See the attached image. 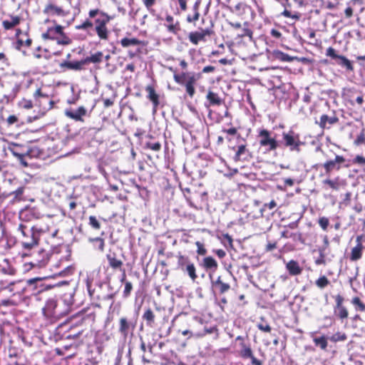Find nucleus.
<instances>
[{
  "mask_svg": "<svg viewBox=\"0 0 365 365\" xmlns=\"http://www.w3.org/2000/svg\"><path fill=\"white\" fill-rule=\"evenodd\" d=\"M1 288L0 294L8 296L7 298L0 299V306L16 307L22 304H27L28 297L26 293H30L36 300H41L40 297L46 291L53 289L55 284H48L41 278H34L28 280L25 287L22 281L10 282L4 284L1 282Z\"/></svg>",
  "mask_w": 365,
  "mask_h": 365,
  "instance_id": "nucleus-1",
  "label": "nucleus"
},
{
  "mask_svg": "<svg viewBox=\"0 0 365 365\" xmlns=\"http://www.w3.org/2000/svg\"><path fill=\"white\" fill-rule=\"evenodd\" d=\"M114 19V16L108 14L98 8L91 9L88 12V17L81 24L75 26L77 31H83L89 36L93 33L100 41H107L110 36L108 24Z\"/></svg>",
  "mask_w": 365,
  "mask_h": 365,
  "instance_id": "nucleus-2",
  "label": "nucleus"
},
{
  "mask_svg": "<svg viewBox=\"0 0 365 365\" xmlns=\"http://www.w3.org/2000/svg\"><path fill=\"white\" fill-rule=\"evenodd\" d=\"M169 70L174 73L173 78L175 82L183 86L186 94L190 98H192L195 95V87L197 81L201 78L202 73H214L216 71V67L213 66H206L202 69L200 73L188 71L177 73L172 67H170Z\"/></svg>",
  "mask_w": 365,
  "mask_h": 365,
  "instance_id": "nucleus-3",
  "label": "nucleus"
},
{
  "mask_svg": "<svg viewBox=\"0 0 365 365\" xmlns=\"http://www.w3.org/2000/svg\"><path fill=\"white\" fill-rule=\"evenodd\" d=\"M44 24H49L50 26L41 34V38L43 40L56 41L58 44L63 46L72 43L71 38L64 32V27L58 24L56 20L46 19Z\"/></svg>",
  "mask_w": 365,
  "mask_h": 365,
  "instance_id": "nucleus-4",
  "label": "nucleus"
},
{
  "mask_svg": "<svg viewBox=\"0 0 365 365\" xmlns=\"http://www.w3.org/2000/svg\"><path fill=\"white\" fill-rule=\"evenodd\" d=\"M31 228L39 237L42 233L49 232L51 236L54 237L58 232L56 224L53 217L50 215L44 216L38 219Z\"/></svg>",
  "mask_w": 365,
  "mask_h": 365,
  "instance_id": "nucleus-5",
  "label": "nucleus"
},
{
  "mask_svg": "<svg viewBox=\"0 0 365 365\" xmlns=\"http://www.w3.org/2000/svg\"><path fill=\"white\" fill-rule=\"evenodd\" d=\"M280 144L291 152L299 153L301 150V146L304 143L301 140L299 133H295L293 130H289L282 133Z\"/></svg>",
  "mask_w": 365,
  "mask_h": 365,
  "instance_id": "nucleus-6",
  "label": "nucleus"
},
{
  "mask_svg": "<svg viewBox=\"0 0 365 365\" xmlns=\"http://www.w3.org/2000/svg\"><path fill=\"white\" fill-rule=\"evenodd\" d=\"M10 152L21 163L25 157L34 158L39 154V150L36 147L31 146L29 144H19L12 143L9 147Z\"/></svg>",
  "mask_w": 365,
  "mask_h": 365,
  "instance_id": "nucleus-7",
  "label": "nucleus"
},
{
  "mask_svg": "<svg viewBox=\"0 0 365 365\" xmlns=\"http://www.w3.org/2000/svg\"><path fill=\"white\" fill-rule=\"evenodd\" d=\"M19 230L23 236L21 245L24 250H30L38 245L40 237L31 227L29 228L26 225L21 223L19 225Z\"/></svg>",
  "mask_w": 365,
  "mask_h": 365,
  "instance_id": "nucleus-8",
  "label": "nucleus"
},
{
  "mask_svg": "<svg viewBox=\"0 0 365 365\" xmlns=\"http://www.w3.org/2000/svg\"><path fill=\"white\" fill-rule=\"evenodd\" d=\"M235 341H239L240 347L239 354L242 359H250L252 365H262V361L254 356L248 335L237 336Z\"/></svg>",
  "mask_w": 365,
  "mask_h": 365,
  "instance_id": "nucleus-9",
  "label": "nucleus"
},
{
  "mask_svg": "<svg viewBox=\"0 0 365 365\" xmlns=\"http://www.w3.org/2000/svg\"><path fill=\"white\" fill-rule=\"evenodd\" d=\"M120 44L124 48H127L130 46L136 47L135 51H129L128 52V56L130 58H133L136 56H140L143 53V48L147 46L148 42L135 37L130 38L128 36H125L120 39Z\"/></svg>",
  "mask_w": 365,
  "mask_h": 365,
  "instance_id": "nucleus-10",
  "label": "nucleus"
},
{
  "mask_svg": "<svg viewBox=\"0 0 365 365\" xmlns=\"http://www.w3.org/2000/svg\"><path fill=\"white\" fill-rule=\"evenodd\" d=\"M138 317H128L126 316L121 317L118 321V332L126 339L128 336L133 335V332L136 328Z\"/></svg>",
  "mask_w": 365,
  "mask_h": 365,
  "instance_id": "nucleus-11",
  "label": "nucleus"
},
{
  "mask_svg": "<svg viewBox=\"0 0 365 365\" xmlns=\"http://www.w3.org/2000/svg\"><path fill=\"white\" fill-rule=\"evenodd\" d=\"M257 138L260 147L265 148L267 151L275 150L280 145L276 138L272 137L271 132L267 129H259Z\"/></svg>",
  "mask_w": 365,
  "mask_h": 365,
  "instance_id": "nucleus-12",
  "label": "nucleus"
},
{
  "mask_svg": "<svg viewBox=\"0 0 365 365\" xmlns=\"http://www.w3.org/2000/svg\"><path fill=\"white\" fill-rule=\"evenodd\" d=\"M215 31L212 28L200 29L189 33L188 40L195 46L198 45L200 42H206L207 38L214 36Z\"/></svg>",
  "mask_w": 365,
  "mask_h": 365,
  "instance_id": "nucleus-13",
  "label": "nucleus"
},
{
  "mask_svg": "<svg viewBox=\"0 0 365 365\" xmlns=\"http://www.w3.org/2000/svg\"><path fill=\"white\" fill-rule=\"evenodd\" d=\"M335 305L334 306V315L341 322L349 317V311L344 305V299L341 294L334 297Z\"/></svg>",
  "mask_w": 365,
  "mask_h": 365,
  "instance_id": "nucleus-14",
  "label": "nucleus"
},
{
  "mask_svg": "<svg viewBox=\"0 0 365 365\" xmlns=\"http://www.w3.org/2000/svg\"><path fill=\"white\" fill-rule=\"evenodd\" d=\"M57 300L54 298L48 299L42 309L43 314L49 319H58L61 313L57 311Z\"/></svg>",
  "mask_w": 365,
  "mask_h": 365,
  "instance_id": "nucleus-15",
  "label": "nucleus"
},
{
  "mask_svg": "<svg viewBox=\"0 0 365 365\" xmlns=\"http://www.w3.org/2000/svg\"><path fill=\"white\" fill-rule=\"evenodd\" d=\"M365 235H361L356 237V245L351 249L349 259L351 262L359 261L362 258L365 247L363 245V240Z\"/></svg>",
  "mask_w": 365,
  "mask_h": 365,
  "instance_id": "nucleus-16",
  "label": "nucleus"
},
{
  "mask_svg": "<svg viewBox=\"0 0 365 365\" xmlns=\"http://www.w3.org/2000/svg\"><path fill=\"white\" fill-rule=\"evenodd\" d=\"M326 55L327 56L331 57L332 59L336 61V63L341 66V67H344L348 71H353L354 67L351 62L344 56L338 55L336 52V50L332 47H329L327 49Z\"/></svg>",
  "mask_w": 365,
  "mask_h": 365,
  "instance_id": "nucleus-17",
  "label": "nucleus"
},
{
  "mask_svg": "<svg viewBox=\"0 0 365 365\" xmlns=\"http://www.w3.org/2000/svg\"><path fill=\"white\" fill-rule=\"evenodd\" d=\"M106 259L108 260L109 266L113 270H119L122 272V277L120 279V282H123L126 279V274L125 270L123 268V262L121 259L117 257V254L115 252H110L106 255Z\"/></svg>",
  "mask_w": 365,
  "mask_h": 365,
  "instance_id": "nucleus-18",
  "label": "nucleus"
},
{
  "mask_svg": "<svg viewBox=\"0 0 365 365\" xmlns=\"http://www.w3.org/2000/svg\"><path fill=\"white\" fill-rule=\"evenodd\" d=\"M346 162V159L343 155H336L334 160H327L323 164V168L327 175H329L333 170H339L341 164Z\"/></svg>",
  "mask_w": 365,
  "mask_h": 365,
  "instance_id": "nucleus-19",
  "label": "nucleus"
},
{
  "mask_svg": "<svg viewBox=\"0 0 365 365\" xmlns=\"http://www.w3.org/2000/svg\"><path fill=\"white\" fill-rule=\"evenodd\" d=\"M22 17L19 15L8 14L1 19V26L4 31H11L16 29L21 22Z\"/></svg>",
  "mask_w": 365,
  "mask_h": 365,
  "instance_id": "nucleus-20",
  "label": "nucleus"
},
{
  "mask_svg": "<svg viewBox=\"0 0 365 365\" xmlns=\"http://www.w3.org/2000/svg\"><path fill=\"white\" fill-rule=\"evenodd\" d=\"M88 335V331L82 327V325H74L72 326L67 334L66 335V339H76L83 341V338L86 337Z\"/></svg>",
  "mask_w": 365,
  "mask_h": 365,
  "instance_id": "nucleus-21",
  "label": "nucleus"
},
{
  "mask_svg": "<svg viewBox=\"0 0 365 365\" xmlns=\"http://www.w3.org/2000/svg\"><path fill=\"white\" fill-rule=\"evenodd\" d=\"M66 117L75 121L84 122V116L88 115V111L84 106L78 107L76 110L69 108L64 112Z\"/></svg>",
  "mask_w": 365,
  "mask_h": 365,
  "instance_id": "nucleus-22",
  "label": "nucleus"
},
{
  "mask_svg": "<svg viewBox=\"0 0 365 365\" xmlns=\"http://www.w3.org/2000/svg\"><path fill=\"white\" fill-rule=\"evenodd\" d=\"M284 6V11L280 14V16L289 19L291 20L292 24H294L295 22L300 20L302 17V14L296 10H292L291 4L287 2V5H282Z\"/></svg>",
  "mask_w": 365,
  "mask_h": 365,
  "instance_id": "nucleus-23",
  "label": "nucleus"
},
{
  "mask_svg": "<svg viewBox=\"0 0 365 365\" xmlns=\"http://www.w3.org/2000/svg\"><path fill=\"white\" fill-rule=\"evenodd\" d=\"M165 26L167 31L173 34L177 35L181 31L180 23L178 20H175L171 14H166Z\"/></svg>",
  "mask_w": 365,
  "mask_h": 365,
  "instance_id": "nucleus-24",
  "label": "nucleus"
},
{
  "mask_svg": "<svg viewBox=\"0 0 365 365\" xmlns=\"http://www.w3.org/2000/svg\"><path fill=\"white\" fill-rule=\"evenodd\" d=\"M43 13L47 16H66L68 14L63 9L62 7L58 6L53 4H47L43 9Z\"/></svg>",
  "mask_w": 365,
  "mask_h": 365,
  "instance_id": "nucleus-25",
  "label": "nucleus"
},
{
  "mask_svg": "<svg viewBox=\"0 0 365 365\" xmlns=\"http://www.w3.org/2000/svg\"><path fill=\"white\" fill-rule=\"evenodd\" d=\"M147 93V98L153 104V110L155 112L160 106V96L156 93L155 88L148 85L145 88Z\"/></svg>",
  "mask_w": 365,
  "mask_h": 365,
  "instance_id": "nucleus-26",
  "label": "nucleus"
},
{
  "mask_svg": "<svg viewBox=\"0 0 365 365\" xmlns=\"http://www.w3.org/2000/svg\"><path fill=\"white\" fill-rule=\"evenodd\" d=\"M323 242V245L318 248L319 255L314 261V263L317 265L326 264L327 250L329 248V241L327 236H324Z\"/></svg>",
  "mask_w": 365,
  "mask_h": 365,
  "instance_id": "nucleus-27",
  "label": "nucleus"
},
{
  "mask_svg": "<svg viewBox=\"0 0 365 365\" xmlns=\"http://www.w3.org/2000/svg\"><path fill=\"white\" fill-rule=\"evenodd\" d=\"M33 40L29 35V30L24 31V36L19 38L16 42V48L21 50V48L24 47L29 48L31 46Z\"/></svg>",
  "mask_w": 365,
  "mask_h": 365,
  "instance_id": "nucleus-28",
  "label": "nucleus"
},
{
  "mask_svg": "<svg viewBox=\"0 0 365 365\" xmlns=\"http://www.w3.org/2000/svg\"><path fill=\"white\" fill-rule=\"evenodd\" d=\"M200 1H196L194 5L192 6V14H188L186 16V21L189 24H193L194 25L195 23L199 20L200 14Z\"/></svg>",
  "mask_w": 365,
  "mask_h": 365,
  "instance_id": "nucleus-29",
  "label": "nucleus"
},
{
  "mask_svg": "<svg viewBox=\"0 0 365 365\" xmlns=\"http://www.w3.org/2000/svg\"><path fill=\"white\" fill-rule=\"evenodd\" d=\"M359 94V91L354 88H346L342 91V98L349 103L351 106L354 105V98Z\"/></svg>",
  "mask_w": 365,
  "mask_h": 365,
  "instance_id": "nucleus-30",
  "label": "nucleus"
},
{
  "mask_svg": "<svg viewBox=\"0 0 365 365\" xmlns=\"http://www.w3.org/2000/svg\"><path fill=\"white\" fill-rule=\"evenodd\" d=\"M86 65L85 59L78 61H63L60 63L61 68H65L69 70L79 71L83 69V66Z\"/></svg>",
  "mask_w": 365,
  "mask_h": 365,
  "instance_id": "nucleus-31",
  "label": "nucleus"
},
{
  "mask_svg": "<svg viewBox=\"0 0 365 365\" xmlns=\"http://www.w3.org/2000/svg\"><path fill=\"white\" fill-rule=\"evenodd\" d=\"M206 99L208 101L210 106H220L223 103L222 99L219 96V95L212 91H208Z\"/></svg>",
  "mask_w": 365,
  "mask_h": 365,
  "instance_id": "nucleus-32",
  "label": "nucleus"
},
{
  "mask_svg": "<svg viewBox=\"0 0 365 365\" xmlns=\"http://www.w3.org/2000/svg\"><path fill=\"white\" fill-rule=\"evenodd\" d=\"M286 268L289 274L292 276L299 275L302 272V269L300 267L298 262L293 259L287 263Z\"/></svg>",
  "mask_w": 365,
  "mask_h": 365,
  "instance_id": "nucleus-33",
  "label": "nucleus"
},
{
  "mask_svg": "<svg viewBox=\"0 0 365 365\" xmlns=\"http://www.w3.org/2000/svg\"><path fill=\"white\" fill-rule=\"evenodd\" d=\"M24 188L23 187H19L16 190L12 191L9 193H1L0 195V202L4 201L5 199L9 197V196L14 195V200H20L21 199V195L24 193Z\"/></svg>",
  "mask_w": 365,
  "mask_h": 365,
  "instance_id": "nucleus-34",
  "label": "nucleus"
},
{
  "mask_svg": "<svg viewBox=\"0 0 365 365\" xmlns=\"http://www.w3.org/2000/svg\"><path fill=\"white\" fill-rule=\"evenodd\" d=\"M272 57L274 59H277L284 62H292L294 58H296V57L289 56L288 54L279 50L273 51Z\"/></svg>",
  "mask_w": 365,
  "mask_h": 365,
  "instance_id": "nucleus-35",
  "label": "nucleus"
},
{
  "mask_svg": "<svg viewBox=\"0 0 365 365\" xmlns=\"http://www.w3.org/2000/svg\"><path fill=\"white\" fill-rule=\"evenodd\" d=\"M155 314L150 308L147 309L142 318L145 321L147 326L152 327L155 324Z\"/></svg>",
  "mask_w": 365,
  "mask_h": 365,
  "instance_id": "nucleus-36",
  "label": "nucleus"
},
{
  "mask_svg": "<svg viewBox=\"0 0 365 365\" xmlns=\"http://www.w3.org/2000/svg\"><path fill=\"white\" fill-rule=\"evenodd\" d=\"M351 304L353 305L356 312H365V303L359 297L356 296L352 297Z\"/></svg>",
  "mask_w": 365,
  "mask_h": 365,
  "instance_id": "nucleus-37",
  "label": "nucleus"
},
{
  "mask_svg": "<svg viewBox=\"0 0 365 365\" xmlns=\"http://www.w3.org/2000/svg\"><path fill=\"white\" fill-rule=\"evenodd\" d=\"M338 120H339V119L336 116L329 117L327 115L324 114L321 116L319 125L320 128L324 129L326 128L327 123L331 125H333V124L337 123Z\"/></svg>",
  "mask_w": 365,
  "mask_h": 365,
  "instance_id": "nucleus-38",
  "label": "nucleus"
},
{
  "mask_svg": "<svg viewBox=\"0 0 365 365\" xmlns=\"http://www.w3.org/2000/svg\"><path fill=\"white\" fill-rule=\"evenodd\" d=\"M103 53L102 51H97L85 58L86 64L89 63H98L103 60Z\"/></svg>",
  "mask_w": 365,
  "mask_h": 365,
  "instance_id": "nucleus-39",
  "label": "nucleus"
},
{
  "mask_svg": "<svg viewBox=\"0 0 365 365\" xmlns=\"http://www.w3.org/2000/svg\"><path fill=\"white\" fill-rule=\"evenodd\" d=\"M81 316L83 320L88 319L92 322L96 320V312L91 308L83 309L81 312Z\"/></svg>",
  "mask_w": 365,
  "mask_h": 365,
  "instance_id": "nucleus-40",
  "label": "nucleus"
},
{
  "mask_svg": "<svg viewBox=\"0 0 365 365\" xmlns=\"http://www.w3.org/2000/svg\"><path fill=\"white\" fill-rule=\"evenodd\" d=\"M324 185H327L330 188L334 190H338L341 185H344L343 182L339 180V178H336L334 180L326 179L323 180Z\"/></svg>",
  "mask_w": 365,
  "mask_h": 365,
  "instance_id": "nucleus-41",
  "label": "nucleus"
},
{
  "mask_svg": "<svg viewBox=\"0 0 365 365\" xmlns=\"http://www.w3.org/2000/svg\"><path fill=\"white\" fill-rule=\"evenodd\" d=\"M217 262L212 257H206L203 259V267L206 269L215 270L217 268Z\"/></svg>",
  "mask_w": 365,
  "mask_h": 365,
  "instance_id": "nucleus-42",
  "label": "nucleus"
},
{
  "mask_svg": "<svg viewBox=\"0 0 365 365\" xmlns=\"http://www.w3.org/2000/svg\"><path fill=\"white\" fill-rule=\"evenodd\" d=\"M249 150L247 149L245 145H240L237 147L234 159L235 161H240L245 160L246 158L243 157Z\"/></svg>",
  "mask_w": 365,
  "mask_h": 365,
  "instance_id": "nucleus-43",
  "label": "nucleus"
},
{
  "mask_svg": "<svg viewBox=\"0 0 365 365\" xmlns=\"http://www.w3.org/2000/svg\"><path fill=\"white\" fill-rule=\"evenodd\" d=\"M314 344L316 346L319 347L322 350H326L328 346L327 338L325 336L314 337L313 339Z\"/></svg>",
  "mask_w": 365,
  "mask_h": 365,
  "instance_id": "nucleus-44",
  "label": "nucleus"
},
{
  "mask_svg": "<svg viewBox=\"0 0 365 365\" xmlns=\"http://www.w3.org/2000/svg\"><path fill=\"white\" fill-rule=\"evenodd\" d=\"M215 285L218 287L219 288V291L221 294H223V293H225L227 292L228 290H230V284L227 283V282H224L222 280V278L220 276H219L216 281L215 282Z\"/></svg>",
  "mask_w": 365,
  "mask_h": 365,
  "instance_id": "nucleus-45",
  "label": "nucleus"
},
{
  "mask_svg": "<svg viewBox=\"0 0 365 365\" xmlns=\"http://www.w3.org/2000/svg\"><path fill=\"white\" fill-rule=\"evenodd\" d=\"M184 271L187 272V274L192 281H195L197 278L196 269L193 263L190 262V264H187Z\"/></svg>",
  "mask_w": 365,
  "mask_h": 365,
  "instance_id": "nucleus-46",
  "label": "nucleus"
},
{
  "mask_svg": "<svg viewBox=\"0 0 365 365\" xmlns=\"http://www.w3.org/2000/svg\"><path fill=\"white\" fill-rule=\"evenodd\" d=\"M190 263V262L187 257L181 255L178 256V265L182 271L185 270L187 264Z\"/></svg>",
  "mask_w": 365,
  "mask_h": 365,
  "instance_id": "nucleus-47",
  "label": "nucleus"
},
{
  "mask_svg": "<svg viewBox=\"0 0 365 365\" xmlns=\"http://www.w3.org/2000/svg\"><path fill=\"white\" fill-rule=\"evenodd\" d=\"M330 282L328 279V278L326 276H321L319 277L316 282L315 284L319 287V289H324L326 287H327L329 284Z\"/></svg>",
  "mask_w": 365,
  "mask_h": 365,
  "instance_id": "nucleus-48",
  "label": "nucleus"
},
{
  "mask_svg": "<svg viewBox=\"0 0 365 365\" xmlns=\"http://www.w3.org/2000/svg\"><path fill=\"white\" fill-rule=\"evenodd\" d=\"M124 282V289L123 292V298H128L130 297L131 292L133 290V284L130 282L126 281L125 279Z\"/></svg>",
  "mask_w": 365,
  "mask_h": 365,
  "instance_id": "nucleus-49",
  "label": "nucleus"
},
{
  "mask_svg": "<svg viewBox=\"0 0 365 365\" xmlns=\"http://www.w3.org/2000/svg\"><path fill=\"white\" fill-rule=\"evenodd\" d=\"M88 225L94 230H98L101 229V225L96 216L91 215L88 218Z\"/></svg>",
  "mask_w": 365,
  "mask_h": 365,
  "instance_id": "nucleus-50",
  "label": "nucleus"
},
{
  "mask_svg": "<svg viewBox=\"0 0 365 365\" xmlns=\"http://www.w3.org/2000/svg\"><path fill=\"white\" fill-rule=\"evenodd\" d=\"M347 336L345 333L336 332L330 337V340L334 342L345 341Z\"/></svg>",
  "mask_w": 365,
  "mask_h": 365,
  "instance_id": "nucleus-51",
  "label": "nucleus"
},
{
  "mask_svg": "<svg viewBox=\"0 0 365 365\" xmlns=\"http://www.w3.org/2000/svg\"><path fill=\"white\" fill-rule=\"evenodd\" d=\"M145 7L148 10L150 14H153L155 12V9H153L154 6L156 4L157 0H141Z\"/></svg>",
  "mask_w": 365,
  "mask_h": 365,
  "instance_id": "nucleus-52",
  "label": "nucleus"
},
{
  "mask_svg": "<svg viewBox=\"0 0 365 365\" xmlns=\"http://www.w3.org/2000/svg\"><path fill=\"white\" fill-rule=\"evenodd\" d=\"M145 148L154 151H159L161 149V144L160 142H147Z\"/></svg>",
  "mask_w": 365,
  "mask_h": 365,
  "instance_id": "nucleus-53",
  "label": "nucleus"
},
{
  "mask_svg": "<svg viewBox=\"0 0 365 365\" xmlns=\"http://www.w3.org/2000/svg\"><path fill=\"white\" fill-rule=\"evenodd\" d=\"M354 144L356 146L361 145H365V133L364 131L362 130L356 137V138L354 141Z\"/></svg>",
  "mask_w": 365,
  "mask_h": 365,
  "instance_id": "nucleus-54",
  "label": "nucleus"
},
{
  "mask_svg": "<svg viewBox=\"0 0 365 365\" xmlns=\"http://www.w3.org/2000/svg\"><path fill=\"white\" fill-rule=\"evenodd\" d=\"M244 26H245V27L243 28L242 33L240 35V37L248 36L250 38H252L253 32H252V31L250 29H249L247 27L248 26V23L247 22H245Z\"/></svg>",
  "mask_w": 365,
  "mask_h": 365,
  "instance_id": "nucleus-55",
  "label": "nucleus"
},
{
  "mask_svg": "<svg viewBox=\"0 0 365 365\" xmlns=\"http://www.w3.org/2000/svg\"><path fill=\"white\" fill-rule=\"evenodd\" d=\"M217 328L215 327H210V328H207L205 327L204 329V331L202 333H197V334H195V336L197 338H200V337H203L205 336L206 334H212L215 331H217Z\"/></svg>",
  "mask_w": 365,
  "mask_h": 365,
  "instance_id": "nucleus-56",
  "label": "nucleus"
},
{
  "mask_svg": "<svg viewBox=\"0 0 365 365\" xmlns=\"http://www.w3.org/2000/svg\"><path fill=\"white\" fill-rule=\"evenodd\" d=\"M319 225L322 227V229L324 231L327 230V227L329 225V220L326 217H322L319 219Z\"/></svg>",
  "mask_w": 365,
  "mask_h": 365,
  "instance_id": "nucleus-57",
  "label": "nucleus"
},
{
  "mask_svg": "<svg viewBox=\"0 0 365 365\" xmlns=\"http://www.w3.org/2000/svg\"><path fill=\"white\" fill-rule=\"evenodd\" d=\"M245 7V4L242 3V2H238L237 3L234 8H232L231 7V5H230V7H228L230 9V10L233 12V13H240L241 10H244Z\"/></svg>",
  "mask_w": 365,
  "mask_h": 365,
  "instance_id": "nucleus-58",
  "label": "nucleus"
},
{
  "mask_svg": "<svg viewBox=\"0 0 365 365\" xmlns=\"http://www.w3.org/2000/svg\"><path fill=\"white\" fill-rule=\"evenodd\" d=\"M257 328L262 331H264V332H270L271 330H272V328L271 327L269 326V324L267 322H264V323H259L257 324Z\"/></svg>",
  "mask_w": 365,
  "mask_h": 365,
  "instance_id": "nucleus-59",
  "label": "nucleus"
},
{
  "mask_svg": "<svg viewBox=\"0 0 365 365\" xmlns=\"http://www.w3.org/2000/svg\"><path fill=\"white\" fill-rule=\"evenodd\" d=\"M33 212L30 210H26L20 213V219L22 221L29 220V217L33 216Z\"/></svg>",
  "mask_w": 365,
  "mask_h": 365,
  "instance_id": "nucleus-60",
  "label": "nucleus"
},
{
  "mask_svg": "<svg viewBox=\"0 0 365 365\" xmlns=\"http://www.w3.org/2000/svg\"><path fill=\"white\" fill-rule=\"evenodd\" d=\"M6 121L8 125H12L19 122V118L15 115H11L6 118Z\"/></svg>",
  "mask_w": 365,
  "mask_h": 365,
  "instance_id": "nucleus-61",
  "label": "nucleus"
},
{
  "mask_svg": "<svg viewBox=\"0 0 365 365\" xmlns=\"http://www.w3.org/2000/svg\"><path fill=\"white\" fill-rule=\"evenodd\" d=\"M195 244L197 247V254L200 255H205L207 253V250L205 248L204 245L200 242H196Z\"/></svg>",
  "mask_w": 365,
  "mask_h": 365,
  "instance_id": "nucleus-62",
  "label": "nucleus"
},
{
  "mask_svg": "<svg viewBox=\"0 0 365 365\" xmlns=\"http://www.w3.org/2000/svg\"><path fill=\"white\" fill-rule=\"evenodd\" d=\"M354 164L365 165V158L362 155H356L353 160Z\"/></svg>",
  "mask_w": 365,
  "mask_h": 365,
  "instance_id": "nucleus-63",
  "label": "nucleus"
},
{
  "mask_svg": "<svg viewBox=\"0 0 365 365\" xmlns=\"http://www.w3.org/2000/svg\"><path fill=\"white\" fill-rule=\"evenodd\" d=\"M276 206H277L276 202L274 200H272L269 203L264 204L262 210H264L266 209H269L271 210L274 209Z\"/></svg>",
  "mask_w": 365,
  "mask_h": 365,
  "instance_id": "nucleus-64",
  "label": "nucleus"
}]
</instances>
